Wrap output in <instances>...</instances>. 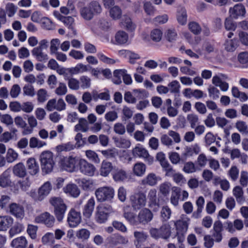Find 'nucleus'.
I'll use <instances>...</instances> for the list:
<instances>
[{"mask_svg":"<svg viewBox=\"0 0 248 248\" xmlns=\"http://www.w3.org/2000/svg\"><path fill=\"white\" fill-rule=\"evenodd\" d=\"M10 213L17 218L22 219L25 216L23 206L20 204L12 203L9 205Z\"/></svg>","mask_w":248,"mask_h":248,"instance_id":"nucleus-15","label":"nucleus"},{"mask_svg":"<svg viewBox=\"0 0 248 248\" xmlns=\"http://www.w3.org/2000/svg\"><path fill=\"white\" fill-rule=\"evenodd\" d=\"M110 16L113 19H118L122 16V10L118 6H115L109 11Z\"/></svg>","mask_w":248,"mask_h":248,"instance_id":"nucleus-52","label":"nucleus"},{"mask_svg":"<svg viewBox=\"0 0 248 248\" xmlns=\"http://www.w3.org/2000/svg\"><path fill=\"white\" fill-rule=\"evenodd\" d=\"M63 191L73 197H77L80 194V190L75 184H69L63 188Z\"/></svg>","mask_w":248,"mask_h":248,"instance_id":"nucleus-25","label":"nucleus"},{"mask_svg":"<svg viewBox=\"0 0 248 248\" xmlns=\"http://www.w3.org/2000/svg\"><path fill=\"white\" fill-rule=\"evenodd\" d=\"M88 6L94 15L99 14L102 12L101 6L97 1H92Z\"/></svg>","mask_w":248,"mask_h":248,"instance_id":"nucleus-48","label":"nucleus"},{"mask_svg":"<svg viewBox=\"0 0 248 248\" xmlns=\"http://www.w3.org/2000/svg\"><path fill=\"white\" fill-rule=\"evenodd\" d=\"M95 201L93 198L90 199L85 205L83 211V216L86 218H90L94 209Z\"/></svg>","mask_w":248,"mask_h":248,"instance_id":"nucleus-24","label":"nucleus"},{"mask_svg":"<svg viewBox=\"0 0 248 248\" xmlns=\"http://www.w3.org/2000/svg\"><path fill=\"white\" fill-rule=\"evenodd\" d=\"M115 41L117 44L122 45L126 43L128 40V36L124 31H118L115 36Z\"/></svg>","mask_w":248,"mask_h":248,"instance_id":"nucleus-39","label":"nucleus"},{"mask_svg":"<svg viewBox=\"0 0 248 248\" xmlns=\"http://www.w3.org/2000/svg\"><path fill=\"white\" fill-rule=\"evenodd\" d=\"M235 127L242 134H248V127L245 122L238 121L235 123Z\"/></svg>","mask_w":248,"mask_h":248,"instance_id":"nucleus-50","label":"nucleus"},{"mask_svg":"<svg viewBox=\"0 0 248 248\" xmlns=\"http://www.w3.org/2000/svg\"><path fill=\"white\" fill-rule=\"evenodd\" d=\"M156 190L155 189L149 191L148 194L149 199V207L151 208L154 212H157L159 210V203L157 202Z\"/></svg>","mask_w":248,"mask_h":248,"instance_id":"nucleus-16","label":"nucleus"},{"mask_svg":"<svg viewBox=\"0 0 248 248\" xmlns=\"http://www.w3.org/2000/svg\"><path fill=\"white\" fill-rule=\"evenodd\" d=\"M114 141L116 145L119 148H128L131 145V142L129 140L124 138H113Z\"/></svg>","mask_w":248,"mask_h":248,"instance_id":"nucleus-44","label":"nucleus"},{"mask_svg":"<svg viewBox=\"0 0 248 248\" xmlns=\"http://www.w3.org/2000/svg\"><path fill=\"white\" fill-rule=\"evenodd\" d=\"M27 241L24 236H21L14 239L11 242V246L15 248H25Z\"/></svg>","mask_w":248,"mask_h":248,"instance_id":"nucleus-37","label":"nucleus"},{"mask_svg":"<svg viewBox=\"0 0 248 248\" xmlns=\"http://www.w3.org/2000/svg\"><path fill=\"white\" fill-rule=\"evenodd\" d=\"M113 212V209L109 205L98 206L96 208L95 220L97 223H104L107 221L109 216Z\"/></svg>","mask_w":248,"mask_h":248,"instance_id":"nucleus-6","label":"nucleus"},{"mask_svg":"<svg viewBox=\"0 0 248 248\" xmlns=\"http://www.w3.org/2000/svg\"><path fill=\"white\" fill-rule=\"evenodd\" d=\"M190 31L195 34H199L201 33L202 29L200 25L195 22H190L188 24Z\"/></svg>","mask_w":248,"mask_h":248,"instance_id":"nucleus-63","label":"nucleus"},{"mask_svg":"<svg viewBox=\"0 0 248 248\" xmlns=\"http://www.w3.org/2000/svg\"><path fill=\"white\" fill-rule=\"evenodd\" d=\"M109 244L112 246L125 245L128 243V239L119 234L113 235L107 238Z\"/></svg>","mask_w":248,"mask_h":248,"instance_id":"nucleus-17","label":"nucleus"},{"mask_svg":"<svg viewBox=\"0 0 248 248\" xmlns=\"http://www.w3.org/2000/svg\"><path fill=\"white\" fill-rule=\"evenodd\" d=\"M113 169V167L111 162L104 160L101 164L100 174L103 176H107Z\"/></svg>","mask_w":248,"mask_h":248,"instance_id":"nucleus-32","label":"nucleus"},{"mask_svg":"<svg viewBox=\"0 0 248 248\" xmlns=\"http://www.w3.org/2000/svg\"><path fill=\"white\" fill-rule=\"evenodd\" d=\"M146 169V167L143 163L138 162L133 167V172L136 175L142 176L144 174Z\"/></svg>","mask_w":248,"mask_h":248,"instance_id":"nucleus-36","label":"nucleus"},{"mask_svg":"<svg viewBox=\"0 0 248 248\" xmlns=\"http://www.w3.org/2000/svg\"><path fill=\"white\" fill-rule=\"evenodd\" d=\"M77 160L75 157H64L62 160L63 167L67 170L69 171H74L76 168Z\"/></svg>","mask_w":248,"mask_h":248,"instance_id":"nucleus-21","label":"nucleus"},{"mask_svg":"<svg viewBox=\"0 0 248 248\" xmlns=\"http://www.w3.org/2000/svg\"><path fill=\"white\" fill-rule=\"evenodd\" d=\"M169 91L172 93H179L180 92V85L177 80H173L168 85Z\"/></svg>","mask_w":248,"mask_h":248,"instance_id":"nucleus-54","label":"nucleus"},{"mask_svg":"<svg viewBox=\"0 0 248 248\" xmlns=\"http://www.w3.org/2000/svg\"><path fill=\"white\" fill-rule=\"evenodd\" d=\"M62 21L63 22V23L68 26L69 29H71L73 31V33L76 35V32L74 30L73 24L74 22V18L71 16H64L63 18L62 19Z\"/></svg>","mask_w":248,"mask_h":248,"instance_id":"nucleus-58","label":"nucleus"},{"mask_svg":"<svg viewBox=\"0 0 248 248\" xmlns=\"http://www.w3.org/2000/svg\"><path fill=\"white\" fill-rule=\"evenodd\" d=\"M122 113L123 116L122 117V121L124 122L131 118L133 112L127 106H124L122 110Z\"/></svg>","mask_w":248,"mask_h":248,"instance_id":"nucleus-57","label":"nucleus"},{"mask_svg":"<svg viewBox=\"0 0 248 248\" xmlns=\"http://www.w3.org/2000/svg\"><path fill=\"white\" fill-rule=\"evenodd\" d=\"M26 166L29 173L31 175H36L39 171V164L33 157L29 158L27 160Z\"/></svg>","mask_w":248,"mask_h":248,"instance_id":"nucleus-18","label":"nucleus"},{"mask_svg":"<svg viewBox=\"0 0 248 248\" xmlns=\"http://www.w3.org/2000/svg\"><path fill=\"white\" fill-rule=\"evenodd\" d=\"M40 160L42 175H45L52 171L55 163L51 152L47 151L42 153Z\"/></svg>","mask_w":248,"mask_h":248,"instance_id":"nucleus-2","label":"nucleus"},{"mask_svg":"<svg viewBox=\"0 0 248 248\" xmlns=\"http://www.w3.org/2000/svg\"><path fill=\"white\" fill-rule=\"evenodd\" d=\"M88 130V123L87 120L83 118H79L78 124L75 126V131L76 132L81 131L83 132H86Z\"/></svg>","mask_w":248,"mask_h":248,"instance_id":"nucleus-34","label":"nucleus"},{"mask_svg":"<svg viewBox=\"0 0 248 248\" xmlns=\"http://www.w3.org/2000/svg\"><path fill=\"white\" fill-rule=\"evenodd\" d=\"M171 211L168 206H164L160 211V218L162 222L168 221L170 217Z\"/></svg>","mask_w":248,"mask_h":248,"instance_id":"nucleus-43","label":"nucleus"},{"mask_svg":"<svg viewBox=\"0 0 248 248\" xmlns=\"http://www.w3.org/2000/svg\"><path fill=\"white\" fill-rule=\"evenodd\" d=\"M230 16L233 18H237L239 16H244L246 14L244 6L241 4H237L230 9Z\"/></svg>","mask_w":248,"mask_h":248,"instance_id":"nucleus-19","label":"nucleus"},{"mask_svg":"<svg viewBox=\"0 0 248 248\" xmlns=\"http://www.w3.org/2000/svg\"><path fill=\"white\" fill-rule=\"evenodd\" d=\"M122 22L126 29L129 31H134L136 27V25L132 21L131 18L127 16H124L122 18Z\"/></svg>","mask_w":248,"mask_h":248,"instance_id":"nucleus-38","label":"nucleus"},{"mask_svg":"<svg viewBox=\"0 0 248 248\" xmlns=\"http://www.w3.org/2000/svg\"><path fill=\"white\" fill-rule=\"evenodd\" d=\"M42 242L44 245L51 246L55 243L54 234L47 232L42 238Z\"/></svg>","mask_w":248,"mask_h":248,"instance_id":"nucleus-46","label":"nucleus"},{"mask_svg":"<svg viewBox=\"0 0 248 248\" xmlns=\"http://www.w3.org/2000/svg\"><path fill=\"white\" fill-rule=\"evenodd\" d=\"M81 16L85 19L90 20L93 17V14L92 13L89 6L84 7L80 10Z\"/></svg>","mask_w":248,"mask_h":248,"instance_id":"nucleus-49","label":"nucleus"},{"mask_svg":"<svg viewBox=\"0 0 248 248\" xmlns=\"http://www.w3.org/2000/svg\"><path fill=\"white\" fill-rule=\"evenodd\" d=\"M197 209L192 214V217L194 218H199L201 217V213L203 208L204 199L203 197L200 196L196 202Z\"/></svg>","mask_w":248,"mask_h":248,"instance_id":"nucleus-27","label":"nucleus"},{"mask_svg":"<svg viewBox=\"0 0 248 248\" xmlns=\"http://www.w3.org/2000/svg\"><path fill=\"white\" fill-rule=\"evenodd\" d=\"M162 36V32L159 29H154L151 33V39L155 42L161 40Z\"/></svg>","mask_w":248,"mask_h":248,"instance_id":"nucleus-64","label":"nucleus"},{"mask_svg":"<svg viewBox=\"0 0 248 248\" xmlns=\"http://www.w3.org/2000/svg\"><path fill=\"white\" fill-rule=\"evenodd\" d=\"M95 194L98 202L108 201L113 198L114 190L110 186H103L97 188L95 190Z\"/></svg>","mask_w":248,"mask_h":248,"instance_id":"nucleus-7","label":"nucleus"},{"mask_svg":"<svg viewBox=\"0 0 248 248\" xmlns=\"http://www.w3.org/2000/svg\"><path fill=\"white\" fill-rule=\"evenodd\" d=\"M86 155L90 160L95 163H99L100 161L97 154L93 151L87 150Z\"/></svg>","mask_w":248,"mask_h":248,"instance_id":"nucleus-59","label":"nucleus"},{"mask_svg":"<svg viewBox=\"0 0 248 248\" xmlns=\"http://www.w3.org/2000/svg\"><path fill=\"white\" fill-rule=\"evenodd\" d=\"M46 145L44 141L40 140L35 137H31L29 141V146L31 148H41Z\"/></svg>","mask_w":248,"mask_h":248,"instance_id":"nucleus-51","label":"nucleus"},{"mask_svg":"<svg viewBox=\"0 0 248 248\" xmlns=\"http://www.w3.org/2000/svg\"><path fill=\"white\" fill-rule=\"evenodd\" d=\"M177 232L174 238H177L179 248H185L183 242L185 240V234L188 229V224L186 221L179 220L175 223Z\"/></svg>","mask_w":248,"mask_h":248,"instance_id":"nucleus-3","label":"nucleus"},{"mask_svg":"<svg viewBox=\"0 0 248 248\" xmlns=\"http://www.w3.org/2000/svg\"><path fill=\"white\" fill-rule=\"evenodd\" d=\"M11 185L10 172L7 170L0 175V186L2 188H6L11 186Z\"/></svg>","mask_w":248,"mask_h":248,"instance_id":"nucleus-23","label":"nucleus"},{"mask_svg":"<svg viewBox=\"0 0 248 248\" xmlns=\"http://www.w3.org/2000/svg\"><path fill=\"white\" fill-rule=\"evenodd\" d=\"M130 202L132 207L135 210L144 207L146 203V196L145 193L139 192L131 196Z\"/></svg>","mask_w":248,"mask_h":248,"instance_id":"nucleus-8","label":"nucleus"},{"mask_svg":"<svg viewBox=\"0 0 248 248\" xmlns=\"http://www.w3.org/2000/svg\"><path fill=\"white\" fill-rule=\"evenodd\" d=\"M52 190V185L50 182H45L38 191H31V196L36 202H41L44 200L50 193Z\"/></svg>","mask_w":248,"mask_h":248,"instance_id":"nucleus-4","label":"nucleus"},{"mask_svg":"<svg viewBox=\"0 0 248 248\" xmlns=\"http://www.w3.org/2000/svg\"><path fill=\"white\" fill-rule=\"evenodd\" d=\"M177 19L178 23L184 25L187 22V14L186 9L182 7L178 8L177 12Z\"/></svg>","mask_w":248,"mask_h":248,"instance_id":"nucleus-29","label":"nucleus"},{"mask_svg":"<svg viewBox=\"0 0 248 248\" xmlns=\"http://www.w3.org/2000/svg\"><path fill=\"white\" fill-rule=\"evenodd\" d=\"M13 218L9 216H0V231H6L13 223Z\"/></svg>","mask_w":248,"mask_h":248,"instance_id":"nucleus-20","label":"nucleus"},{"mask_svg":"<svg viewBox=\"0 0 248 248\" xmlns=\"http://www.w3.org/2000/svg\"><path fill=\"white\" fill-rule=\"evenodd\" d=\"M159 177H157L154 173H150L142 180V184L150 186H155L157 182Z\"/></svg>","mask_w":248,"mask_h":248,"instance_id":"nucleus-28","label":"nucleus"},{"mask_svg":"<svg viewBox=\"0 0 248 248\" xmlns=\"http://www.w3.org/2000/svg\"><path fill=\"white\" fill-rule=\"evenodd\" d=\"M37 100L40 103H44L47 99V91L44 89H39L37 93Z\"/></svg>","mask_w":248,"mask_h":248,"instance_id":"nucleus-55","label":"nucleus"},{"mask_svg":"<svg viewBox=\"0 0 248 248\" xmlns=\"http://www.w3.org/2000/svg\"><path fill=\"white\" fill-rule=\"evenodd\" d=\"M125 72H126V70L125 69L114 70L113 72V78L112 79V82L117 85L120 84L122 83L121 77H123Z\"/></svg>","mask_w":248,"mask_h":248,"instance_id":"nucleus-42","label":"nucleus"},{"mask_svg":"<svg viewBox=\"0 0 248 248\" xmlns=\"http://www.w3.org/2000/svg\"><path fill=\"white\" fill-rule=\"evenodd\" d=\"M78 183L79 186L84 190H91L94 188V183L93 180L90 179H78Z\"/></svg>","mask_w":248,"mask_h":248,"instance_id":"nucleus-30","label":"nucleus"},{"mask_svg":"<svg viewBox=\"0 0 248 248\" xmlns=\"http://www.w3.org/2000/svg\"><path fill=\"white\" fill-rule=\"evenodd\" d=\"M239 41L236 38L227 40L224 43V47L228 52L234 51L239 46Z\"/></svg>","mask_w":248,"mask_h":248,"instance_id":"nucleus-31","label":"nucleus"},{"mask_svg":"<svg viewBox=\"0 0 248 248\" xmlns=\"http://www.w3.org/2000/svg\"><path fill=\"white\" fill-rule=\"evenodd\" d=\"M180 196V188L173 187L170 197V202L174 206L178 204L179 197Z\"/></svg>","mask_w":248,"mask_h":248,"instance_id":"nucleus-40","label":"nucleus"},{"mask_svg":"<svg viewBox=\"0 0 248 248\" xmlns=\"http://www.w3.org/2000/svg\"><path fill=\"white\" fill-rule=\"evenodd\" d=\"M223 225L220 220L216 221L213 225L212 237L216 242L219 243L222 239Z\"/></svg>","mask_w":248,"mask_h":248,"instance_id":"nucleus-14","label":"nucleus"},{"mask_svg":"<svg viewBox=\"0 0 248 248\" xmlns=\"http://www.w3.org/2000/svg\"><path fill=\"white\" fill-rule=\"evenodd\" d=\"M23 225L19 222H16L9 231V236L13 237L15 235L20 233L24 230Z\"/></svg>","mask_w":248,"mask_h":248,"instance_id":"nucleus-41","label":"nucleus"},{"mask_svg":"<svg viewBox=\"0 0 248 248\" xmlns=\"http://www.w3.org/2000/svg\"><path fill=\"white\" fill-rule=\"evenodd\" d=\"M134 236L138 242H144L148 237V235L143 231H135L134 232Z\"/></svg>","mask_w":248,"mask_h":248,"instance_id":"nucleus-61","label":"nucleus"},{"mask_svg":"<svg viewBox=\"0 0 248 248\" xmlns=\"http://www.w3.org/2000/svg\"><path fill=\"white\" fill-rule=\"evenodd\" d=\"M232 192L237 203L242 204L246 201L242 188L240 186H236L233 188Z\"/></svg>","mask_w":248,"mask_h":248,"instance_id":"nucleus-26","label":"nucleus"},{"mask_svg":"<svg viewBox=\"0 0 248 248\" xmlns=\"http://www.w3.org/2000/svg\"><path fill=\"white\" fill-rule=\"evenodd\" d=\"M17 153L13 149L10 148L8 150L6 157L8 163L13 162L17 158Z\"/></svg>","mask_w":248,"mask_h":248,"instance_id":"nucleus-56","label":"nucleus"},{"mask_svg":"<svg viewBox=\"0 0 248 248\" xmlns=\"http://www.w3.org/2000/svg\"><path fill=\"white\" fill-rule=\"evenodd\" d=\"M124 217L132 225H138V219L134 213L132 212H125L124 214Z\"/></svg>","mask_w":248,"mask_h":248,"instance_id":"nucleus-53","label":"nucleus"},{"mask_svg":"<svg viewBox=\"0 0 248 248\" xmlns=\"http://www.w3.org/2000/svg\"><path fill=\"white\" fill-rule=\"evenodd\" d=\"M81 221V214L79 212L71 209L68 214L67 222L71 227L77 226Z\"/></svg>","mask_w":248,"mask_h":248,"instance_id":"nucleus-13","label":"nucleus"},{"mask_svg":"<svg viewBox=\"0 0 248 248\" xmlns=\"http://www.w3.org/2000/svg\"><path fill=\"white\" fill-rule=\"evenodd\" d=\"M132 155L135 157H139L144 158L145 161L147 162L149 165L152 164L154 161V157L149 154L147 150L142 146H140V144L133 149Z\"/></svg>","mask_w":248,"mask_h":248,"instance_id":"nucleus-10","label":"nucleus"},{"mask_svg":"<svg viewBox=\"0 0 248 248\" xmlns=\"http://www.w3.org/2000/svg\"><path fill=\"white\" fill-rule=\"evenodd\" d=\"M212 83L216 86L219 87L220 89L222 91L225 92L228 89V83L225 81H223L221 78L217 76L213 77L212 78Z\"/></svg>","mask_w":248,"mask_h":248,"instance_id":"nucleus-35","label":"nucleus"},{"mask_svg":"<svg viewBox=\"0 0 248 248\" xmlns=\"http://www.w3.org/2000/svg\"><path fill=\"white\" fill-rule=\"evenodd\" d=\"M31 53L36 60L39 62H46L48 59V55L43 52L40 48H34Z\"/></svg>","mask_w":248,"mask_h":248,"instance_id":"nucleus-33","label":"nucleus"},{"mask_svg":"<svg viewBox=\"0 0 248 248\" xmlns=\"http://www.w3.org/2000/svg\"><path fill=\"white\" fill-rule=\"evenodd\" d=\"M153 218V214L148 208H144L141 210L138 214V225L141 224L145 225L150 222Z\"/></svg>","mask_w":248,"mask_h":248,"instance_id":"nucleus-12","label":"nucleus"},{"mask_svg":"<svg viewBox=\"0 0 248 248\" xmlns=\"http://www.w3.org/2000/svg\"><path fill=\"white\" fill-rule=\"evenodd\" d=\"M78 167L81 173L89 176H93L96 170L93 164L83 159L79 160Z\"/></svg>","mask_w":248,"mask_h":248,"instance_id":"nucleus-9","label":"nucleus"},{"mask_svg":"<svg viewBox=\"0 0 248 248\" xmlns=\"http://www.w3.org/2000/svg\"><path fill=\"white\" fill-rule=\"evenodd\" d=\"M35 221L38 223H43L47 227H52L55 222L54 216L47 212H45L35 218Z\"/></svg>","mask_w":248,"mask_h":248,"instance_id":"nucleus-11","label":"nucleus"},{"mask_svg":"<svg viewBox=\"0 0 248 248\" xmlns=\"http://www.w3.org/2000/svg\"><path fill=\"white\" fill-rule=\"evenodd\" d=\"M113 178L115 181H123L126 179L125 171L123 170H116L113 172Z\"/></svg>","mask_w":248,"mask_h":248,"instance_id":"nucleus-45","label":"nucleus"},{"mask_svg":"<svg viewBox=\"0 0 248 248\" xmlns=\"http://www.w3.org/2000/svg\"><path fill=\"white\" fill-rule=\"evenodd\" d=\"M13 173L15 176L19 178H24L27 174L26 167L21 162H19L14 166Z\"/></svg>","mask_w":248,"mask_h":248,"instance_id":"nucleus-22","label":"nucleus"},{"mask_svg":"<svg viewBox=\"0 0 248 248\" xmlns=\"http://www.w3.org/2000/svg\"><path fill=\"white\" fill-rule=\"evenodd\" d=\"M150 233L152 237L155 239L162 238L168 240L170 236L171 230L170 225L165 224L159 228H152L150 230Z\"/></svg>","mask_w":248,"mask_h":248,"instance_id":"nucleus-5","label":"nucleus"},{"mask_svg":"<svg viewBox=\"0 0 248 248\" xmlns=\"http://www.w3.org/2000/svg\"><path fill=\"white\" fill-rule=\"evenodd\" d=\"M89 67L91 68L89 65H84L82 63L78 64L70 69V73L72 74H77L79 73H83L89 70Z\"/></svg>","mask_w":248,"mask_h":248,"instance_id":"nucleus-47","label":"nucleus"},{"mask_svg":"<svg viewBox=\"0 0 248 248\" xmlns=\"http://www.w3.org/2000/svg\"><path fill=\"white\" fill-rule=\"evenodd\" d=\"M173 178V181L178 185L181 186L182 184H185L186 180L184 176L180 173H175L171 176Z\"/></svg>","mask_w":248,"mask_h":248,"instance_id":"nucleus-62","label":"nucleus"},{"mask_svg":"<svg viewBox=\"0 0 248 248\" xmlns=\"http://www.w3.org/2000/svg\"><path fill=\"white\" fill-rule=\"evenodd\" d=\"M38 230V227L32 224H29L28 226L27 232L31 238L33 239L36 238V232Z\"/></svg>","mask_w":248,"mask_h":248,"instance_id":"nucleus-60","label":"nucleus"},{"mask_svg":"<svg viewBox=\"0 0 248 248\" xmlns=\"http://www.w3.org/2000/svg\"><path fill=\"white\" fill-rule=\"evenodd\" d=\"M49 203L54 208V214L57 220L61 222L63 220L67 210V206L63 200L60 197H51Z\"/></svg>","mask_w":248,"mask_h":248,"instance_id":"nucleus-1","label":"nucleus"}]
</instances>
